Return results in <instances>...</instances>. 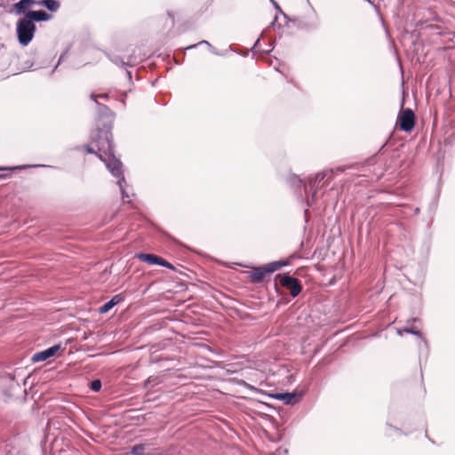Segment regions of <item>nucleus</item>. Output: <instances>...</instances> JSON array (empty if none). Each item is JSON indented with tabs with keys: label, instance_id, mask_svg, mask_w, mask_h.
I'll use <instances>...</instances> for the list:
<instances>
[{
	"label": "nucleus",
	"instance_id": "9",
	"mask_svg": "<svg viewBox=\"0 0 455 455\" xmlns=\"http://www.w3.org/2000/svg\"><path fill=\"white\" fill-rule=\"evenodd\" d=\"M60 345H53L43 351L37 352L33 355L31 361L33 363H39V362H44L48 360L49 358L54 356L56 353L60 350Z\"/></svg>",
	"mask_w": 455,
	"mask_h": 455
},
{
	"label": "nucleus",
	"instance_id": "31",
	"mask_svg": "<svg viewBox=\"0 0 455 455\" xmlns=\"http://www.w3.org/2000/svg\"><path fill=\"white\" fill-rule=\"evenodd\" d=\"M10 170L9 168L0 167V171Z\"/></svg>",
	"mask_w": 455,
	"mask_h": 455
},
{
	"label": "nucleus",
	"instance_id": "16",
	"mask_svg": "<svg viewBox=\"0 0 455 455\" xmlns=\"http://www.w3.org/2000/svg\"><path fill=\"white\" fill-rule=\"evenodd\" d=\"M288 183L294 188L304 187V184H307V181L301 180L299 176L295 174H290L287 179Z\"/></svg>",
	"mask_w": 455,
	"mask_h": 455
},
{
	"label": "nucleus",
	"instance_id": "22",
	"mask_svg": "<svg viewBox=\"0 0 455 455\" xmlns=\"http://www.w3.org/2000/svg\"><path fill=\"white\" fill-rule=\"evenodd\" d=\"M145 447L143 444H136L132 448V455H143Z\"/></svg>",
	"mask_w": 455,
	"mask_h": 455
},
{
	"label": "nucleus",
	"instance_id": "19",
	"mask_svg": "<svg viewBox=\"0 0 455 455\" xmlns=\"http://www.w3.org/2000/svg\"><path fill=\"white\" fill-rule=\"evenodd\" d=\"M198 44H205L208 46V48L211 50V52L215 54V55H219V56H221L223 55L221 52H220L219 51H217L208 41H205V40H203L201 41L200 43L198 44H192V45H189L188 47H186V50H190V49H194L196 48Z\"/></svg>",
	"mask_w": 455,
	"mask_h": 455
},
{
	"label": "nucleus",
	"instance_id": "11",
	"mask_svg": "<svg viewBox=\"0 0 455 455\" xmlns=\"http://www.w3.org/2000/svg\"><path fill=\"white\" fill-rule=\"evenodd\" d=\"M267 274L269 273L267 271L266 265H264L260 267H254L251 269L249 276L252 283H259L264 281Z\"/></svg>",
	"mask_w": 455,
	"mask_h": 455
},
{
	"label": "nucleus",
	"instance_id": "2",
	"mask_svg": "<svg viewBox=\"0 0 455 455\" xmlns=\"http://www.w3.org/2000/svg\"><path fill=\"white\" fill-rule=\"evenodd\" d=\"M332 179V171H324L316 173L313 178H307V184H304L306 193H311L310 198L307 199V204L311 205L316 199L317 193L323 188L328 186Z\"/></svg>",
	"mask_w": 455,
	"mask_h": 455
},
{
	"label": "nucleus",
	"instance_id": "32",
	"mask_svg": "<svg viewBox=\"0 0 455 455\" xmlns=\"http://www.w3.org/2000/svg\"><path fill=\"white\" fill-rule=\"evenodd\" d=\"M387 141H386V142L382 145V147H381L380 150H381L384 147H386V145H387Z\"/></svg>",
	"mask_w": 455,
	"mask_h": 455
},
{
	"label": "nucleus",
	"instance_id": "5",
	"mask_svg": "<svg viewBox=\"0 0 455 455\" xmlns=\"http://www.w3.org/2000/svg\"><path fill=\"white\" fill-rule=\"evenodd\" d=\"M399 129L410 132L415 126V114L411 108L403 109L398 115Z\"/></svg>",
	"mask_w": 455,
	"mask_h": 455
},
{
	"label": "nucleus",
	"instance_id": "36",
	"mask_svg": "<svg viewBox=\"0 0 455 455\" xmlns=\"http://www.w3.org/2000/svg\"><path fill=\"white\" fill-rule=\"evenodd\" d=\"M387 435H391V434L388 432V430H387Z\"/></svg>",
	"mask_w": 455,
	"mask_h": 455
},
{
	"label": "nucleus",
	"instance_id": "28",
	"mask_svg": "<svg viewBox=\"0 0 455 455\" xmlns=\"http://www.w3.org/2000/svg\"><path fill=\"white\" fill-rule=\"evenodd\" d=\"M418 321H419V318L413 317V318L408 319L407 323H416Z\"/></svg>",
	"mask_w": 455,
	"mask_h": 455
},
{
	"label": "nucleus",
	"instance_id": "18",
	"mask_svg": "<svg viewBox=\"0 0 455 455\" xmlns=\"http://www.w3.org/2000/svg\"><path fill=\"white\" fill-rule=\"evenodd\" d=\"M106 56L109 59V60L114 63L116 66L120 67H126L129 65L128 62L124 61L120 56L118 55H112L108 52H105Z\"/></svg>",
	"mask_w": 455,
	"mask_h": 455
},
{
	"label": "nucleus",
	"instance_id": "4",
	"mask_svg": "<svg viewBox=\"0 0 455 455\" xmlns=\"http://www.w3.org/2000/svg\"><path fill=\"white\" fill-rule=\"evenodd\" d=\"M275 281L289 291L292 298L297 297L302 291V285L299 281L289 274H278L275 275Z\"/></svg>",
	"mask_w": 455,
	"mask_h": 455
},
{
	"label": "nucleus",
	"instance_id": "13",
	"mask_svg": "<svg viewBox=\"0 0 455 455\" xmlns=\"http://www.w3.org/2000/svg\"><path fill=\"white\" fill-rule=\"evenodd\" d=\"M136 258L140 260L146 262L149 265H157L159 261V256L152 253H137Z\"/></svg>",
	"mask_w": 455,
	"mask_h": 455
},
{
	"label": "nucleus",
	"instance_id": "27",
	"mask_svg": "<svg viewBox=\"0 0 455 455\" xmlns=\"http://www.w3.org/2000/svg\"><path fill=\"white\" fill-rule=\"evenodd\" d=\"M387 429H391V430H394L395 433H397L398 435H402L403 432L400 428L396 427H393L392 425H390L389 423H387L386 424Z\"/></svg>",
	"mask_w": 455,
	"mask_h": 455
},
{
	"label": "nucleus",
	"instance_id": "37",
	"mask_svg": "<svg viewBox=\"0 0 455 455\" xmlns=\"http://www.w3.org/2000/svg\"><path fill=\"white\" fill-rule=\"evenodd\" d=\"M1 177H2V176L0 175V178H1Z\"/></svg>",
	"mask_w": 455,
	"mask_h": 455
},
{
	"label": "nucleus",
	"instance_id": "14",
	"mask_svg": "<svg viewBox=\"0 0 455 455\" xmlns=\"http://www.w3.org/2000/svg\"><path fill=\"white\" fill-rule=\"evenodd\" d=\"M37 5L46 8L51 12H56L60 7V3L57 0H40Z\"/></svg>",
	"mask_w": 455,
	"mask_h": 455
},
{
	"label": "nucleus",
	"instance_id": "21",
	"mask_svg": "<svg viewBox=\"0 0 455 455\" xmlns=\"http://www.w3.org/2000/svg\"><path fill=\"white\" fill-rule=\"evenodd\" d=\"M234 381L239 385V386H242V387H244L245 388L251 390V391H253V392H256L257 391V388L254 387L253 386L250 385L249 383H247L245 380L243 379H234Z\"/></svg>",
	"mask_w": 455,
	"mask_h": 455
},
{
	"label": "nucleus",
	"instance_id": "25",
	"mask_svg": "<svg viewBox=\"0 0 455 455\" xmlns=\"http://www.w3.org/2000/svg\"><path fill=\"white\" fill-rule=\"evenodd\" d=\"M270 1L273 3V5H274L275 9L279 13H281V14L284 17V19H286V20H289V17L287 16V14H286V13H284V12L282 11V9H281V7L279 6V4H278L275 0H270Z\"/></svg>",
	"mask_w": 455,
	"mask_h": 455
},
{
	"label": "nucleus",
	"instance_id": "6",
	"mask_svg": "<svg viewBox=\"0 0 455 455\" xmlns=\"http://www.w3.org/2000/svg\"><path fill=\"white\" fill-rule=\"evenodd\" d=\"M313 17H296L288 20V21L293 22L300 29H315L318 27V19L315 12L313 10Z\"/></svg>",
	"mask_w": 455,
	"mask_h": 455
},
{
	"label": "nucleus",
	"instance_id": "1",
	"mask_svg": "<svg viewBox=\"0 0 455 455\" xmlns=\"http://www.w3.org/2000/svg\"><path fill=\"white\" fill-rule=\"evenodd\" d=\"M98 137H102L103 141L97 140L98 149L100 151V159L105 163L106 167L111 174L117 179V185L119 186L122 199L129 198L130 196L126 190V180L122 170L123 164L117 159L113 151V144L111 141V134L109 131L98 132L93 135V140Z\"/></svg>",
	"mask_w": 455,
	"mask_h": 455
},
{
	"label": "nucleus",
	"instance_id": "3",
	"mask_svg": "<svg viewBox=\"0 0 455 455\" xmlns=\"http://www.w3.org/2000/svg\"><path fill=\"white\" fill-rule=\"evenodd\" d=\"M36 27L26 16L19 19L16 24V34L19 43L27 46L34 38Z\"/></svg>",
	"mask_w": 455,
	"mask_h": 455
},
{
	"label": "nucleus",
	"instance_id": "15",
	"mask_svg": "<svg viewBox=\"0 0 455 455\" xmlns=\"http://www.w3.org/2000/svg\"><path fill=\"white\" fill-rule=\"evenodd\" d=\"M287 265H288V261H286V260H276V261H272L268 264H266V267H267V271H268V273L271 274V273L277 271L282 267H284Z\"/></svg>",
	"mask_w": 455,
	"mask_h": 455
},
{
	"label": "nucleus",
	"instance_id": "10",
	"mask_svg": "<svg viewBox=\"0 0 455 455\" xmlns=\"http://www.w3.org/2000/svg\"><path fill=\"white\" fill-rule=\"evenodd\" d=\"M33 24L36 22L49 21L52 16L44 10H29L25 15Z\"/></svg>",
	"mask_w": 455,
	"mask_h": 455
},
{
	"label": "nucleus",
	"instance_id": "7",
	"mask_svg": "<svg viewBox=\"0 0 455 455\" xmlns=\"http://www.w3.org/2000/svg\"><path fill=\"white\" fill-rule=\"evenodd\" d=\"M111 129H112V126L111 125H108V126H105L102 129L97 128L96 130L92 131V133H91V136H90V138H91V144L85 146V150L87 151V153H89V154H96L100 157V151L98 149L97 140H99L100 141H103V138L102 137L100 138V137L97 136V139L93 140L92 137H93V135L96 132H103V131H109V133L112 134ZM111 141H112V144L114 145V143H113V135H111Z\"/></svg>",
	"mask_w": 455,
	"mask_h": 455
},
{
	"label": "nucleus",
	"instance_id": "33",
	"mask_svg": "<svg viewBox=\"0 0 455 455\" xmlns=\"http://www.w3.org/2000/svg\"><path fill=\"white\" fill-rule=\"evenodd\" d=\"M276 19H277V17H275V20H274V21L272 22V24H271L272 26H274V25H275V22Z\"/></svg>",
	"mask_w": 455,
	"mask_h": 455
},
{
	"label": "nucleus",
	"instance_id": "34",
	"mask_svg": "<svg viewBox=\"0 0 455 455\" xmlns=\"http://www.w3.org/2000/svg\"><path fill=\"white\" fill-rule=\"evenodd\" d=\"M419 208H416V209H415V213H419Z\"/></svg>",
	"mask_w": 455,
	"mask_h": 455
},
{
	"label": "nucleus",
	"instance_id": "29",
	"mask_svg": "<svg viewBox=\"0 0 455 455\" xmlns=\"http://www.w3.org/2000/svg\"><path fill=\"white\" fill-rule=\"evenodd\" d=\"M126 76H127L129 81H131L132 80V72L129 70H126Z\"/></svg>",
	"mask_w": 455,
	"mask_h": 455
},
{
	"label": "nucleus",
	"instance_id": "17",
	"mask_svg": "<svg viewBox=\"0 0 455 455\" xmlns=\"http://www.w3.org/2000/svg\"><path fill=\"white\" fill-rule=\"evenodd\" d=\"M402 332H406V333H410V334H412L414 336H417V337L422 339L423 342L425 344H427V341L422 338V334H421V332L419 330H416V329H414L412 327H410V326H405L403 329H398L397 330V333L399 335H402Z\"/></svg>",
	"mask_w": 455,
	"mask_h": 455
},
{
	"label": "nucleus",
	"instance_id": "24",
	"mask_svg": "<svg viewBox=\"0 0 455 455\" xmlns=\"http://www.w3.org/2000/svg\"><path fill=\"white\" fill-rule=\"evenodd\" d=\"M159 261L160 262H158V264H157L158 266L165 267L170 268V269H173L174 268L173 266L170 262H168L167 260L164 259L161 257L159 258Z\"/></svg>",
	"mask_w": 455,
	"mask_h": 455
},
{
	"label": "nucleus",
	"instance_id": "30",
	"mask_svg": "<svg viewBox=\"0 0 455 455\" xmlns=\"http://www.w3.org/2000/svg\"><path fill=\"white\" fill-rule=\"evenodd\" d=\"M259 43V39H258V40L255 42V44H253L252 49L256 48V47L258 46Z\"/></svg>",
	"mask_w": 455,
	"mask_h": 455
},
{
	"label": "nucleus",
	"instance_id": "12",
	"mask_svg": "<svg viewBox=\"0 0 455 455\" xmlns=\"http://www.w3.org/2000/svg\"><path fill=\"white\" fill-rule=\"evenodd\" d=\"M124 300V297L122 294H116L111 298L110 300L104 303L101 307H99L98 311L100 314H106L110 309H112L115 306L119 304Z\"/></svg>",
	"mask_w": 455,
	"mask_h": 455
},
{
	"label": "nucleus",
	"instance_id": "8",
	"mask_svg": "<svg viewBox=\"0 0 455 455\" xmlns=\"http://www.w3.org/2000/svg\"><path fill=\"white\" fill-rule=\"evenodd\" d=\"M273 398L283 401L287 405H293L299 402L302 397V394L296 391L275 393L271 395Z\"/></svg>",
	"mask_w": 455,
	"mask_h": 455
},
{
	"label": "nucleus",
	"instance_id": "20",
	"mask_svg": "<svg viewBox=\"0 0 455 455\" xmlns=\"http://www.w3.org/2000/svg\"><path fill=\"white\" fill-rule=\"evenodd\" d=\"M90 97L97 104V106L100 108H102L104 110L105 113H110V109L107 106L102 105V104H100V103H99L97 101V98L100 97V98L105 99V98H107V95H105V94H103V95H97L95 93H92Z\"/></svg>",
	"mask_w": 455,
	"mask_h": 455
},
{
	"label": "nucleus",
	"instance_id": "23",
	"mask_svg": "<svg viewBox=\"0 0 455 455\" xmlns=\"http://www.w3.org/2000/svg\"><path fill=\"white\" fill-rule=\"evenodd\" d=\"M101 387H102L101 381L100 379H93L90 383V388L93 392H99L101 389Z\"/></svg>",
	"mask_w": 455,
	"mask_h": 455
},
{
	"label": "nucleus",
	"instance_id": "26",
	"mask_svg": "<svg viewBox=\"0 0 455 455\" xmlns=\"http://www.w3.org/2000/svg\"><path fill=\"white\" fill-rule=\"evenodd\" d=\"M68 51H69V48H68L66 51H64V52L60 54V59H59V61H58L57 65L55 66V68H54L53 71L57 68L58 65H59L61 61H63V60H65V58L67 57V55H68Z\"/></svg>",
	"mask_w": 455,
	"mask_h": 455
},
{
	"label": "nucleus",
	"instance_id": "35",
	"mask_svg": "<svg viewBox=\"0 0 455 455\" xmlns=\"http://www.w3.org/2000/svg\"><path fill=\"white\" fill-rule=\"evenodd\" d=\"M366 2H368L369 4H373L371 0H365Z\"/></svg>",
	"mask_w": 455,
	"mask_h": 455
}]
</instances>
